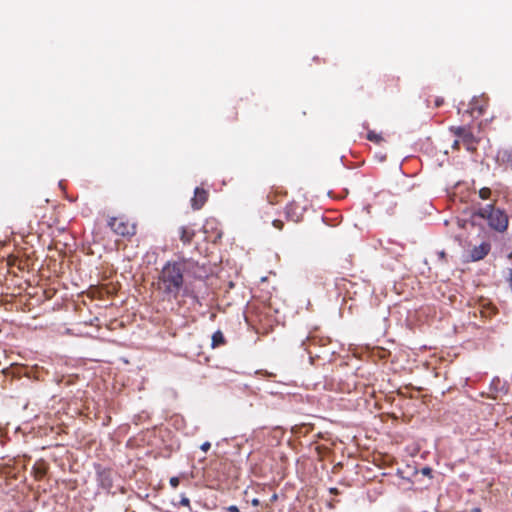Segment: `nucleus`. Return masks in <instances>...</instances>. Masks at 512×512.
Here are the masks:
<instances>
[{"label":"nucleus","mask_w":512,"mask_h":512,"mask_svg":"<svg viewBox=\"0 0 512 512\" xmlns=\"http://www.w3.org/2000/svg\"><path fill=\"white\" fill-rule=\"evenodd\" d=\"M173 505H174V507H179V506L187 507L189 509V511H191L190 499L185 494L181 495V499L178 504L173 503Z\"/></svg>","instance_id":"obj_13"},{"label":"nucleus","mask_w":512,"mask_h":512,"mask_svg":"<svg viewBox=\"0 0 512 512\" xmlns=\"http://www.w3.org/2000/svg\"><path fill=\"white\" fill-rule=\"evenodd\" d=\"M509 281H510V283H511V285H512V269H510V278H509Z\"/></svg>","instance_id":"obj_26"},{"label":"nucleus","mask_w":512,"mask_h":512,"mask_svg":"<svg viewBox=\"0 0 512 512\" xmlns=\"http://www.w3.org/2000/svg\"><path fill=\"white\" fill-rule=\"evenodd\" d=\"M460 143H461V139H457L454 141L453 145H452V148L453 149H459L460 148Z\"/></svg>","instance_id":"obj_21"},{"label":"nucleus","mask_w":512,"mask_h":512,"mask_svg":"<svg viewBox=\"0 0 512 512\" xmlns=\"http://www.w3.org/2000/svg\"><path fill=\"white\" fill-rule=\"evenodd\" d=\"M209 198L208 190L203 187H196L194 190V195L191 198V207L193 210H200Z\"/></svg>","instance_id":"obj_6"},{"label":"nucleus","mask_w":512,"mask_h":512,"mask_svg":"<svg viewBox=\"0 0 512 512\" xmlns=\"http://www.w3.org/2000/svg\"><path fill=\"white\" fill-rule=\"evenodd\" d=\"M477 214L487 219L488 224L491 228L503 232L508 227V216L506 213L493 205H487L486 207L480 208Z\"/></svg>","instance_id":"obj_3"},{"label":"nucleus","mask_w":512,"mask_h":512,"mask_svg":"<svg viewBox=\"0 0 512 512\" xmlns=\"http://www.w3.org/2000/svg\"><path fill=\"white\" fill-rule=\"evenodd\" d=\"M169 483L172 488H177L180 484V478L177 476L171 477Z\"/></svg>","instance_id":"obj_16"},{"label":"nucleus","mask_w":512,"mask_h":512,"mask_svg":"<svg viewBox=\"0 0 512 512\" xmlns=\"http://www.w3.org/2000/svg\"><path fill=\"white\" fill-rule=\"evenodd\" d=\"M488 107V98L484 95L473 97L469 104L468 113L473 117L482 116Z\"/></svg>","instance_id":"obj_5"},{"label":"nucleus","mask_w":512,"mask_h":512,"mask_svg":"<svg viewBox=\"0 0 512 512\" xmlns=\"http://www.w3.org/2000/svg\"><path fill=\"white\" fill-rule=\"evenodd\" d=\"M430 471H431L430 468H423L422 473L425 475H428L430 473Z\"/></svg>","instance_id":"obj_24"},{"label":"nucleus","mask_w":512,"mask_h":512,"mask_svg":"<svg viewBox=\"0 0 512 512\" xmlns=\"http://www.w3.org/2000/svg\"><path fill=\"white\" fill-rule=\"evenodd\" d=\"M188 266L189 261L185 259L168 261L163 266L156 281V289L163 295V299H177L184 285V272Z\"/></svg>","instance_id":"obj_1"},{"label":"nucleus","mask_w":512,"mask_h":512,"mask_svg":"<svg viewBox=\"0 0 512 512\" xmlns=\"http://www.w3.org/2000/svg\"><path fill=\"white\" fill-rule=\"evenodd\" d=\"M491 245L488 242H483L479 246H475L470 251V258L472 261L482 260L490 251Z\"/></svg>","instance_id":"obj_7"},{"label":"nucleus","mask_w":512,"mask_h":512,"mask_svg":"<svg viewBox=\"0 0 512 512\" xmlns=\"http://www.w3.org/2000/svg\"><path fill=\"white\" fill-rule=\"evenodd\" d=\"M443 103H444V99L441 97H436L434 100L435 107H440L443 105Z\"/></svg>","instance_id":"obj_20"},{"label":"nucleus","mask_w":512,"mask_h":512,"mask_svg":"<svg viewBox=\"0 0 512 512\" xmlns=\"http://www.w3.org/2000/svg\"><path fill=\"white\" fill-rule=\"evenodd\" d=\"M195 235V230L188 226H181L179 228V237L184 245H189L194 239Z\"/></svg>","instance_id":"obj_9"},{"label":"nucleus","mask_w":512,"mask_h":512,"mask_svg":"<svg viewBox=\"0 0 512 512\" xmlns=\"http://www.w3.org/2000/svg\"><path fill=\"white\" fill-rule=\"evenodd\" d=\"M224 512H240V510L236 505H231V506L225 507Z\"/></svg>","instance_id":"obj_18"},{"label":"nucleus","mask_w":512,"mask_h":512,"mask_svg":"<svg viewBox=\"0 0 512 512\" xmlns=\"http://www.w3.org/2000/svg\"><path fill=\"white\" fill-rule=\"evenodd\" d=\"M471 512H481V509L478 507H475L471 510Z\"/></svg>","instance_id":"obj_25"},{"label":"nucleus","mask_w":512,"mask_h":512,"mask_svg":"<svg viewBox=\"0 0 512 512\" xmlns=\"http://www.w3.org/2000/svg\"><path fill=\"white\" fill-rule=\"evenodd\" d=\"M498 158L509 168L512 169V151L504 150L498 154Z\"/></svg>","instance_id":"obj_11"},{"label":"nucleus","mask_w":512,"mask_h":512,"mask_svg":"<svg viewBox=\"0 0 512 512\" xmlns=\"http://www.w3.org/2000/svg\"><path fill=\"white\" fill-rule=\"evenodd\" d=\"M450 131L461 139V142L466 147L468 151H475L477 149V144L479 140L474 136L471 129L466 126H452Z\"/></svg>","instance_id":"obj_4"},{"label":"nucleus","mask_w":512,"mask_h":512,"mask_svg":"<svg viewBox=\"0 0 512 512\" xmlns=\"http://www.w3.org/2000/svg\"><path fill=\"white\" fill-rule=\"evenodd\" d=\"M366 138L369 141L374 142L376 144H380V143H382L384 141V138L382 137L381 134H378V133H376L375 131H372V130L368 131Z\"/></svg>","instance_id":"obj_12"},{"label":"nucleus","mask_w":512,"mask_h":512,"mask_svg":"<svg viewBox=\"0 0 512 512\" xmlns=\"http://www.w3.org/2000/svg\"><path fill=\"white\" fill-rule=\"evenodd\" d=\"M48 464L40 459L32 467V473L36 480H42L48 472Z\"/></svg>","instance_id":"obj_8"},{"label":"nucleus","mask_w":512,"mask_h":512,"mask_svg":"<svg viewBox=\"0 0 512 512\" xmlns=\"http://www.w3.org/2000/svg\"><path fill=\"white\" fill-rule=\"evenodd\" d=\"M107 226L114 234L123 238L130 239L137 233V223L125 215L109 217Z\"/></svg>","instance_id":"obj_2"},{"label":"nucleus","mask_w":512,"mask_h":512,"mask_svg":"<svg viewBox=\"0 0 512 512\" xmlns=\"http://www.w3.org/2000/svg\"><path fill=\"white\" fill-rule=\"evenodd\" d=\"M491 196V189L488 187H483L479 190V197L483 200H486L490 198Z\"/></svg>","instance_id":"obj_15"},{"label":"nucleus","mask_w":512,"mask_h":512,"mask_svg":"<svg viewBox=\"0 0 512 512\" xmlns=\"http://www.w3.org/2000/svg\"><path fill=\"white\" fill-rule=\"evenodd\" d=\"M251 504H252V506L256 507V506H259L260 501H259V499L254 498V499H252Z\"/></svg>","instance_id":"obj_22"},{"label":"nucleus","mask_w":512,"mask_h":512,"mask_svg":"<svg viewBox=\"0 0 512 512\" xmlns=\"http://www.w3.org/2000/svg\"><path fill=\"white\" fill-rule=\"evenodd\" d=\"M347 285H352V283L350 281H348L347 279L345 278H340V279H337L336 280V287L341 290V289H347Z\"/></svg>","instance_id":"obj_14"},{"label":"nucleus","mask_w":512,"mask_h":512,"mask_svg":"<svg viewBox=\"0 0 512 512\" xmlns=\"http://www.w3.org/2000/svg\"><path fill=\"white\" fill-rule=\"evenodd\" d=\"M276 498H277V495H276V494H274V495L272 496V499H276Z\"/></svg>","instance_id":"obj_27"},{"label":"nucleus","mask_w":512,"mask_h":512,"mask_svg":"<svg viewBox=\"0 0 512 512\" xmlns=\"http://www.w3.org/2000/svg\"><path fill=\"white\" fill-rule=\"evenodd\" d=\"M273 226L278 229V230H282L283 229V226H284V222L282 220H279V219H276L272 222Z\"/></svg>","instance_id":"obj_17"},{"label":"nucleus","mask_w":512,"mask_h":512,"mask_svg":"<svg viewBox=\"0 0 512 512\" xmlns=\"http://www.w3.org/2000/svg\"><path fill=\"white\" fill-rule=\"evenodd\" d=\"M438 256H439V258H440V259H443V260H444V259H445V257H446V253H445L444 251H440V252L438 253Z\"/></svg>","instance_id":"obj_23"},{"label":"nucleus","mask_w":512,"mask_h":512,"mask_svg":"<svg viewBox=\"0 0 512 512\" xmlns=\"http://www.w3.org/2000/svg\"><path fill=\"white\" fill-rule=\"evenodd\" d=\"M225 343H226L225 337L220 330H217L216 332L213 333L212 343H211L212 348H217L219 346L224 345Z\"/></svg>","instance_id":"obj_10"},{"label":"nucleus","mask_w":512,"mask_h":512,"mask_svg":"<svg viewBox=\"0 0 512 512\" xmlns=\"http://www.w3.org/2000/svg\"><path fill=\"white\" fill-rule=\"evenodd\" d=\"M211 448V443L206 441L204 442L201 446H200V449L203 451V452H207L209 449Z\"/></svg>","instance_id":"obj_19"}]
</instances>
